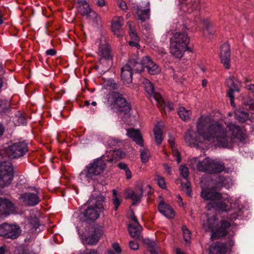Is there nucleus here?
<instances>
[{"mask_svg":"<svg viewBox=\"0 0 254 254\" xmlns=\"http://www.w3.org/2000/svg\"><path fill=\"white\" fill-rule=\"evenodd\" d=\"M78 10L82 15H86L88 18L93 19L96 22L100 20V17L99 15L91 10L89 5L86 1H84L79 6Z\"/></svg>","mask_w":254,"mask_h":254,"instance_id":"14","label":"nucleus"},{"mask_svg":"<svg viewBox=\"0 0 254 254\" xmlns=\"http://www.w3.org/2000/svg\"><path fill=\"white\" fill-rule=\"evenodd\" d=\"M229 181L230 179L229 178L225 177L223 176H219L216 181L215 186L218 189L222 187L228 188L229 187Z\"/></svg>","mask_w":254,"mask_h":254,"instance_id":"31","label":"nucleus"},{"mask_svg":"<svg viewBox=\"0 0 254 254\" xmlns=\"http://www.w3.org/2000/svg\"><path fill=\"white\" fill-rule=\"evenodd\" d=\"M83 254H100L99 252L95 250H86Z\"/></svg>","mask_w":254,"mask_h":254,"instance_id":"60","label":"nucleus"},{"mask_svg":"<svg viewBox=\"0 0 254 254\" xmlns=\"http://www.w3.org/2000/svg\"><path fill=\"white\" fill-rule=\"evenodd\" d=\"M178 115L183 120L187 121L190 119L191 111L187 110L183 107H180L178 109Z\"/></svg>","mask_w":254,"mask_h":254,"instance_id":"35","label":"nucleus"},{"mask_svg":"<svg viewBox=\"0 0 254 254\" xmlns=\"http://www.w3.org/2000/svg\"><path fill=\"white\" fill-rule=\"evenodd\" d=\"M112 64V57L100 58L98 62L96 63L95 68L101 73H104L110 69Z\"/></svg>","mask_w":254,"mask_h":254,"instance_id":"18","label":"nucleus"},{"mask_svg":"<svg viewBox=\"0 0 254 254\" xmlns=\"http://www.w3.org/2000/svg\"><path fill=\"white\" fill-rule=\"evenodd\" d=\"M106 84L108 87H109L111 89L113 90L117 89L118 88V84L115 82L114 80L112 79L108 80L107 81Z\"/></svg>","mask_w":254,"mask_h":254,"instance_id":"50","label":"nucleus"},{"mask_svg":"<svg viewBox=\"0 0 254 254\" xmlns=\"http://www.w3.org/2000/svg\"><path fill=\"white\" fill-rule=\"evenodd\" d=\"M187 11L188 13H191L194 11H199L200 9V0H191L188 3Z\"/></svg>","mask_w":254,"mask_h":254,"instance_id":"36","label":"nucleus"},{"mask_svg":"<svg viewBox=\"0 0 254 254\" xmlns=\"http://www.w3.org/2000/svg\"><path fill=\"white\" fill-rule=\"evenodd\" d=\"M5 151L9 158H19L23 156L28 151L27 143L25 141L15 142L8 145Z\"/></svg>","mask_w":254,"mask_h":254,"instance_id":"5","label":"nucleus"},{"mask_svg":"<svg viewBox=\"0 0 254 254\" xmlns=\"http://www.w3.org/2000/svg\"><path fill=\"white\" fill-rule=\"evenodd\" d=\"M20 233V228L15 225L3 223L0 225V237L4 239H16Z\"/></svg>","mask_w":254,"mask_h":254,"instance_id":"7","label":"nucleus"},{"mask_svg":"<svg viewBox=\"0 0 254 254\" xmlns=\"http://www.w3.org/2000/svg\"><path fill=\"white\" fill-rule=\"evenodd\" d=\"M164 168L166 172L168 173V174H172L171 168L168 164H164Z\"/></svg>","mask_w":254,"mask_h":254,"instance_id":"64","label":"nucleus"},{"mask_svg":"<svg viewBox=\"0 0 254 254\" xmlns=\"http://www.w3.org/2000/svg\"><path fill=\"white\" fill-rule=\"evenodd\" d=\"M227 127L228 130L218 122L211 124L210 118L204 115L198 119L196 124V132L200 136L205 140L216 142L220 147L229 148L234 139L241 141L245 139V134L239 126L230 123Z\"/></svg>","mask_w":254,"mask_h":254,"instance_id":"1","label":"nucleus"},{"mask_svg":"<svg viewBox=\"0 0 254 254\" xmlns=\"http://www.w3.org/2000/svg\"><path fill=\"white\" fill-rule=\"evenodd\" d=\"M126 65L128 66L132 72H141L144 70V65L143 64V59L141 62L138 60L130 59Z\"/></svg>","mask_w":254,"mask_h":254,"instance_id":"25","label":"nucleus"},{"mask_svg":"<svg viewBox=\"0 0 254 254\" xmlns=\"http://www.w3.org/2000/svg\"><path fill=\"white\" fill-rule=\"evenodd\" d=\"M17 254H30V253L27 250L24 249L23 248H20L17 250Z\"/></svg>","mask_w":254,"mask_h":254,"instance_id":"61","label":"nucleus"},{"mask_svg":"<svg viewBox=\"0 0 254 254\" xmlns=\"http://www.w3.org/2000/svg\"><path fill=\"white\" fill-rule=\"evenodd\" d=\"M127 135L131 138L136 144L143 146V141L142 137L140 131L137 129L133 128H129L127 130Z\"/></svg>","mask_w":254,"mask_h":254,"instance_id":"26","label":"nucleus"},{"mask_svg":"<svg viewBox=\"0 0 254 254\" xmlns=\"http://www.w3.org/2000/svg\"><path fill=\"white\" fill-rule=\"evenodd\" d=\"M182 190L189 196L191 195V189L190 184L189 182H187L185 184H181Z\"/></svg>","mask_w":254,"mask_h":254,"instance_id":"49","label":"nucleus"},{"mask_svg":"<svg viewBox=\"0 0 254 254\" xmlns=\"http://www.w3.org/2000/svg\"><path fill=\"white\" fill-rule=\"evenodd\" d=\"M207 207L208 208V209L209 210L212 208L222 211H226L227 210V205L225 203L219 201L210 202L207 204Z\"/></svg>","mask_w":254,"mask_h":254,"instance_id":"33","label":"nucleus"},{"mask_svg":"<svg viewBox=\"0 0 254 254\" xmlns=\"http://www.w3.org/2000/svg\"><path fill=\"white\" fill-rule=\"evenodd\" d=\"M194 133L190 130H188L185 134V140L187 143L190 144L195 143L197 141V139L193 137Z\"/></svg>","mask_w":254,"mask_h":254,"instance_id":"42","label":"nucleus"},{"mask_svg":"<svg viewBox=\"0 0 254 254\" xmlns=\"http://www.w3.org/2000/svg\"><path fill=\"white\" fill-rule=\"evenodd\" d=\"M173 154L176 157V161L178 163H179L181 161V158L180 156V154L178 150L176 149H174L173 150Z\"/></svg>","mask_w":254,"mask_h":254,"instance_id":"55","label":"nucleus"},{"mask_svg":"<svg viewBox=\"0 0 254 254\" xmlns=\"http://www.w3.org/2000/svg\"><path fill=\"white\" fill-rule=\"evenodd\" d=\"M215 186L202 188L200 195L205 200L216 201L222 198V193L217 191Z\"/></svg>","mask_w":254,"mask_h":254,"instance_id":"9","label":"nucleus"},{"mask_svg":"<svg viewBox=\"0 0 254 254\" xmlns=\"http://www.w3.org/2000/svg\"><path fill=\"white\" fill-rule=\"evenodd\" d=\"M105 198L104 196L100 195L96 197V203L93 205L101 212H102L104 210L103 204L105 202Z\"/></svg>","mask_w":254,"mask_h":254,"instance_id":"40","label":"nucleus"},{"mask_svg":"<svg viewBox=\"0 0 254 254\" xmlns=\"http://www.w3.org/2000/svg\"><path fill=\"white\" fill-rule=\"evenodd\" d=\"M129 26V35L132 40L139 41V37L137 34L134 26L132 25L131 22H128Z\"/></svg>","mask_w":254,"mask_h":254,"instance_id":"39","label":"nucleus"},{"mask_svg":"<svg viewBox=\"0 0 254 254\" xmlns=\"http://www.w3.org/2000/svg\"><path fill=\"white\" fill-rule=\"evenodd\" d=\"M155 140L157 145L161 144L163 140V135L161 129L159 127L156 126L153 129Z\"/></svg>","mask_w":254,"mask_h":254,"instance_id":"37","label":"nucleus"},{"mask_svg":"<svg viewBox=\"0 0 254 254\" xmlns=\"http://www.w3.org/2000/svg\"><path fill=\"white\" fill-rule=\"evenodd\" d=\"M230 226V222L226 220L221 221L220 227L215 230H213L211 237L217 239L225 236L228 233V229Z\"/></svg>","mask_w":254,"mask_h":254,"instance_id":"16","label":"nucleus"},{"mask_svg":"<svg viewBox=\"0 0 254 254\" xmlns=\"http://www.w3.org/2000/svg\"><path fill=\"white\" fill-rule=\"evenodd\" d=\"M157 102L160 104V106H163L164 108H168L170 111L173 109V104L171 102H168L167 104H166L163 100V102Z\"/></svg>","mask_w":254,"mask_h":254,"instance_id":"51","label":"nucleus"},{"mask_svg":"<svg viewBox=\"0 0 254 254\" xmlns=\"http://www.w3.org/2000/svg\"><path fill=\"white\" fill-rule=\"evenodd\" d=\"M190 38L185 32H176L170 39V53L175 57L181 59L186 51H190L188 47Z\"/></svg>","mask_w":254,"mask_h":254,"instance_id":"2","label":"nucleus"},{"mask_svg":"<svg viewBox=\"0 0 254 254\" xmlns=\"http://www.w3.org/2000/svg\"><path fill=\"white\" fill-rule=\"evenodd\" d=\"M103 234L102 230L99 228H94L89 236L86 238L88 243L94 245L98 242Z\"/></svg>","mask_w":254,"mask_h":254,"instance_id":"27","label":"nucleus"},{"mask_svg":"<svg viewBox=\"0 0 254 254\" xmlns=\"http://www.w3.org/2000/svg\"><path fill=\"white\" fill-rule=\"evenodd\" d=\"M220 57L224 66L229 69L230 67V48L228 43H224L221 46Z\"/></svg>","mask_w":254,"mask_h":254,"instance_id":"13","label":"nucleus"},{"mask_svg":"<svg viewBox=\"0 0 254 254\" xmlns=\"http://www.w3.org/2000/svg\"><path fill=\"white\" fill-rule=\"evenodd\" d=\"M113 99L112 105L118 112L121 114L124 113L125 116H128V113L131 109V106L123 95L117 92H113L111 94Z\"/></svg>","mask_w":254,"mask_h":254,"instance_id":"6","label":"nucleus"},{"mask_svg":"<svg viewBox=\"0 0 254 254\" xmlns=\"http://www.w3.org/2000/svg\"><path fill=\"white\" fill-rule=\"evenodd\" d=\"M236 116V119L241 123L246 122L249 118V114L245 112L237 111Z\"/></svg>","mask_w":254,"mask_h":254,"instance_id":"43","label":"nucleus"},{"mask_svg":"<svg viewBox=\"0 0 254 254\" xmlns=\"http://www.w3.org/2000/svg\"><path fill=\"white\" fill-rule=\"evenodd\" d=\"M212 165V172L211 174L219 173L223 171L225 169L224 164L222 162L215 161L213 160Z\"/></svg>","mask_w":254,"mask_h":254,"instance_id":"38","label":"nucleus"},{"mask_svg":"<svg viewBox=\"0 0 254 254\" xmlns=\"http://www.w3.org/2000/svg\"><path fill=\"white\" fill-rule=\"evenodd\" d=\"M122 200L118 196L117 191L115 190H113V203L114 205V210L117 211L121 204Z\"/></svg>","mask_w":254,"mask_h":254,"instance_id":"44","label":"nucleus"},{"mask_svg":"<svg viewBox=\"0 0 254 254\" xmlns=\"http://www.w3.org/2000/svg\"><path fill=\"white\" fill-rule=\"evenodd\" d=\"M129 246L130 249L132 250H137L139 248L138 243L134 241H130L129 243Z\"/></svg>","mask_w":254,"mask_h":254,"instance_id":"53","label":"nucleus"},{"mask_svg":"<svg viewBox=\"0 0 254 254\" xmlns=\"http://www.w3.org/2000/svg\"><path fill=\"white\" fill-rule=\"evenodd\" d=\"M106 167L105 161L102 158H98L86 166L85 169L80 173V176L85 174L88 179H92L93 177L103 173Z\"/></svg>","mask_w":254,"mask_h":254,"instance_id":"3","label":"nucleus"},{"mask_svg":"<svg viewBox=\"0 0 254 254\" xmlns=\"http://www.w3.org/2000/svg\"><path fill=\"white\" fill-rule=\"evenodd\" d=\"M15 210L13 203L5 197H0V216L6 217Z\"/></svg>","mask_w":254,"mask_h":254,"instance_id":"10","label":"nucleus"},{"mask_svg":"<svg viewBox=\"0 0 254 254\" xmlns=\"http://www.w3.org/2000/svg\"><path fill=\"white\" fill-rule=\"evenodd\" d=\"M159 211L165 216L169 218H172L175 216V211L172 207L164 202L161 201L158 205Z\"/></svg>","mask_w":254,"mask_h":254,"instance_id":"22","label":"nucleus"},{"mask_svg":"<svg viewBox=\"0 0 254 254\" xmlns=\"http://www.w3.org/2000/svg\"><path fill=\"white\" fill-rule=\"evenodd\" d=\"M179 170L181 176L185 179H187L189 175V169L184 165H181L180 167Z\"/></svg>","mask_w":254,"mask_h":254,"instance_id":"48","label":"nucleus"},{"mask_svg":"<svg viewBox=\"0 0 254 254\" xmlns=\"http://www.w3.org/2000/svg\"><path fill=\"white\" fill-rule=\"evenodd\" d=\"M13 178V168L11 162L4 161L0 164V188L10 185Z\"/></svg>","mask_w":254,"mask_h":254,"instance_id":"4","label":"nucleus"},{"mask_svg":"<svg viewBox=\"0 0 254 254\" xmlns=\"http://www.w3.org/2000/svg\"><path fill=\"white\" fill-rule=\"evenodd\" d=\"M227 96L230 98L231 100V105L232 106L234 107L235 103L234 102V94H232V92H231L230 93L227 94Z\"/></svg>","mask_w":254,"mask_h":254,"instance_id":"63","label":"nucleus"},{"mask_svg":"<svg viewBox=\"0 0 254 254\" xmlns=\"http://www.w3.org/2000/svg\"><path fill=\"white\" fill-rule=\"evenodd\" d=\"M213 160L206 158L203 159L201 162H197L196 158H194L190 161V165L192 166V163L194 162L196 164L197 169L199 171L206 172L209 174H211L212 165Z\"/></svg>","mask_w":254,"mask_h":254,"instance_id":"11","label":"nucleus"},{"mask_svg":"<svg viewBox=\"0 0 254 254\" xmlns=\"http://www.w3.org/2000/svg\"><path fill=\"white\" fill-rule=\"evenodd\" d=\"M143 64L144 65V69L146 68L149 73L151 75L157 74L161 71L159 66L154 63L149 57L143 58Z\"/></svg>","mask_w":254,"mask_h":254,"instance_id":"17","label":"nucleus"},{"mask_svg":"<svg viewBox=\"0 0 254 254\" xmlns=\"http://www.w3.org/2000/svg\"><path fill=\"white\" fill-rule=\"evenodd\" d=\"M157 181L158 185L162 189L166 188V183L164 178L162 177L158 176L157 177Z\"/></svg>","mask_w":254,"mask_h":254,"instance_id":"52","label":"nucleus"},{"mask_svg":"<svg viewBox=\"0 0 254 254\" xmlns=\"http://www.w3.org/2000/svg\"><path fill=\"white\" fill-rule=\"evenodd\" d=\"M140 157L142 163H146L150 157L149 151L147 149H143L140 150Z\"/></svg>","mask_w":254,"mask_h":254,"instance_id":"45","label":"nucleus"},{"mask_svg":"<svg viewBox=\"0 0 254 254\" xmlns=\"http://www.w3.org/2000/svg\"><path fill=\"white\" fill-rule=\"evenodd\" d=\"M142 229L139 224H129L128 231L130 236L135 239H140L141 237V232Z\"/></svg>","mask_w":254,"mask_h":254,"instance_id":"29","label":"nucleus"},{"mask_svg":"<svg viewBox=\"0 0 254 254\" xmlns=\"http://www.w3.org/2000/svg\"><path fill=\"white\" fill-rule=\"evenodd\" d=\"M147 8L141 9L138 6H133V10L134 11L137 16V18L141 21H145L146 19H149L150 16L149 2L146 3Z\"/></svg>","mask_w":254,"mask_h":254,"instance_id":"21","label":"nucleus"},{"mask_svg":"<svg viewBox=\"0 0 254 254\" xmlns=\"http://www.w3.org/2000/svg\"><path fill=\"white\" fill-rule=\"evenodd\" d=\"M33 190L36 193L25 192L20 195L19 200L28 206H34L38 204L41 201L40 192L39 189L34 187Z\"/></svg>","mask_w":254,"mask_h":254,"instance_id":"8","label":"nucleus"},{"mask_svg":"<svg viewBox=\"0 0 254 254\" xmlns=\"http://www.w3.org/2000/svg\"><path fill=\"white\" fill-rule=\"evenodd\" d=\"M143 194V188L142 186H137L135 190L134 195H133V197L131 198L133 202L132 203V205H134L136 204V203L138 202H139L141 198L142 197Z\"/></svg>","mask_w":254,"mask_h":254,"instance_id":"30","label":"nucleus"},{"mask_svg":"<svg viewBox=\"0 0 254 254\" xmlns=\"http://www.w3.org/2000/svg\"><path fill=\"white\" fill-rule=\"evenodd\" d=\"M118 166L121 169L124 170L125 171H126V170H127L128 168L127 167V165L124 163H119L118 164Z\"/></svg>","mask_w":254,"mask_h":254,"instance_id":"62","label":"nucleus"},{"mask_svg":"<svg viewBox=\"0 0 254 254\" xmlns=\"http://www.w3.org/2000/svg\"><path fill=\"white\" fill-rule=\"evenodd\" d=\"M133 72L129 67L125 65L121 69V79L124 84H129L132 82Z\"/></svg>","mask_w":254,"mask_h":254,"instance_id":"24","label":"nucleus"},{"mask_svg":"<svg viewBox=\"0 0 254 254\" xmlns=\"http://www.w3.org/2000/svg\"><path fill=\"white\" fill-rule=\"evenodd\" d=\"M124 24V19L122 16H115L113 18L111 29L112 32L117 37L122 36L123 33V26Z\"/></svg>","mask_w":254,"mask_h":254,"instance_id":"15","label":"nucleus"},{"mask_svg":"<svg viewBox=\"0 0 254 254\" xmlns=\"http://www.w3.org/2000/svg\"><path fill=\"white\" fill-rule=\"evenodd\" d=\"M29 223L31 227V229H34L36 231L41 225L39 219L36 216H30L29 219Z\"/></svg>","mask_w":254,"mask_h":254,"instance_id":"41","label":"nucleus"},{"mask_svg":"<svg viewBox=\"0 0 254 254\" xmlns=\"http://www.w3.org/2000/svg\"><path fill=\"white\" fill-rule=\"evenodd\" d=\"M218 219L216 216H213L207 219L206 223L203 224V227L206 231H211L212 233L213 230H215L214 229L218 226Z\"/></svg>","mask_w":254,"mask_h":254,"instance_id":"28","label":"nucleus"},{"mask_svg":"<svg viewBox=\"0 0 254 254\" xmlns=\"http://www.w3.org/2000/svg\"><path fill=\"white\" fill-rule=\"evenodd\" d=\"M182 230L183 232V237L185 241L186 242H189L191 238L190 231L187 228V227L185 225L182 226Z\"/></svg>","mask_w":254,"mask_h":254,"instance_id":"47","label":"nucleus"},{"mask_svg":"<svg viewBox=\"0 0 254 254\" xmlns=\"http://www.w3.org/2000/svg\"><path fill=\"white\" fill-rule=\"evenodd\" d=\"M226 85L229 88L227 91V94L231 92L234 94V92H239L240 83L239 81L233 76H230L227 78L225 82Z\"/></svg>","mask_w":254,"mask_h":254,"instance_id":"23","label":"nucleus"},{"mask_svg":"<svg viewBox=\"0 0 254 254\" xmlns=\"http://www.w3.org/2000/svg\"><path fill=\"white\" fill-rule=\"evenodd\" d=\"M142 83L145 91L157 102H163V98L159 93L156 92L153 84L148 79L143 78Z\"/></svg>","mask_w":254,"mask_h":254,"instance_id":"12","label":"nucleus"},{"mask_svg":"<svg viewBox=\"0 0 254 254\" xmlns=\"http://www.w3.org/2000/svg\"><path fill=\"white\" fill-rule=\"evenodd\" d=\"M101 212L95 206L91 205L87 207L82 213L85 217L83 220H95L99 217V214Z\"/></svg>","mask_w":254,"mask_h":254,"instance_id":"20","label":"nucleus"},{"mask_svg":"<svg viewBox=\"0 0 254 254\" xmlns=\"http://www.w3.org/2000/svg\"><path fill=\"white\" fill-rule=\"evenodd\" d=\"M202 22L203 25L205 26V30L204 31V34L210 38L211 36H213L215 33L213 30L212 24L207 19H203Z\"/></svg>","mask_w":254,"mask_h":254,"instance_id":"34","label":"nucleus"},{"mask_svg":"<svg viewBox=\"0 0 254 254\" xmlns=\"http://www.w3.org/2000/svg\"><path fill=\"white\" fill-rule=\"evenodd\" d=\"M14 119V122L17 126L24 125L26 123V119L20 113L15 115Z\"/></svg>","mask_w":254,"mask_h":254,"instance_id":"46","label":"nucleus"},{"mask_svg":"<svg viewBox=\"0 0 254 254\" xmlns=\"http://www.w3.org/2000/svg\"><path fill=\"white\" fill-rule=\"evenodd\" d=\"M118 5L122 9L124 10H127V9L126 2L123 1L122 0H119L118 1Z\"/></svg>","mask_w":254,"mask_h":254,"instance_id":"54","label":"nucleus"},{"mask_svg":"<svg viewBox=\"0 0 254 254\" xmlns=\"http://www.w3.org/2000/svg\"><path fill=\"white\" fill-rule=\"evenodd\" d=\"M135 191L131 190V189H127L126 191L127 194V197L131 199L133 195H134Z\"/></svg>","mask_w":254,"mask_h":254,"instance_id":"58","label":"nucleus"},{"mask_svg":"<svg viewBox=\"0 0 254 254\" xmlns=\"http://www.w3.org/2000/svg\"><path fill=\"white\" fill-rule=\"evenodd\" d=\"M139 41L130 40L128 42V44L130 46L135 47L137 49L140 48V45L138 44Z\"/></svg>","mask_w":254,"mask_h":254,"instance_id":"56","label":"nucleus"},{"mask_svg":"<svg viewBox=\"0 0 254 254\" xmlns=\"http://www.w3.org/2000/svg\"><path fill=\"white\" fill-rule=\"evenodd\" d=\"M209 254H225L228 251L226 244L221 242L212 243L209 248Z\"/></svg>","mask_w":254,"mask_h":254,"instance_id":"19","label":"nucleus"},{"mask_svg":"<svg viewBox=\"0 0 254 254\" xmlns=\"http://www.w3.org/2000/svg\"><path fill=\"white\" fill-rule=\"evenodd\" d=\"M113 248L117 253H119V254L121 253L122 249L118 243H116L113 244Z\"/></svg>","mask_w":254,"mask_h":254,"instance_id":"57","label":"nucleus"},{"mask_svg":"<svg viewBox=\"0 0 254 254\" xmlns=\"http://www.w3.org/2000/svg\"><path fill=\"white\" fill-rule=\"evenodd\" d=\"M99 52L101 58L112 57L111 49L107 44H101L99 47Z\"/></svg>","mask_w":254,"mask_h":254,"instance_id":"32","label":"nucleus"},{"mask_svg":"<svg viewBox=\"0 0 254 254\" xmlns=\"http://www.w3.org/2000/svg\"><path fill=\"white\" fill-rule=\"evenodd\" d=\"M57 51L55 49H50L46 51V54L49 56H55Z\"/></svg>","mask_w":254,"mask_h":254,"instance_id":"59","label":"nucleus"}]
</instances>
